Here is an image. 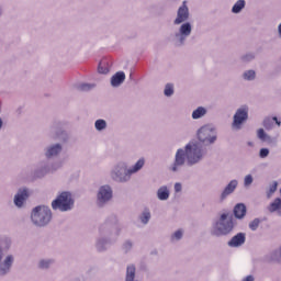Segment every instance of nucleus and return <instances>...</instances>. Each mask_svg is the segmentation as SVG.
Returning a JSON list of instances; mask_svg holds the SVG:
<instances>
[{"label":"nucleus","instance_id":"obj_33","mask_svg":"<svg viewBox=\"0 0 281 281\" xmlns=\"http://www.w3.org/2000/svg\"><path fill=\"white\" fill-rule=\"evenodd\" d=\"M251 183H254V176L247 175L244 178V188H250Z\"/></svg>","mask_w":281,"mask_h":281},{"label":"nucleus","instance_id":"obj_24","mask_svg":"<svg viewBox=\"0 0 281 281\" xmlns=\"http://www.w3.org/2000/svg\"><path fill=\"white\" fill-rule=\"evenodd\" d=\"M245 8V0H238L232 9L233 14H239V12L243 11V9Z\"/></svg>","mask_w":281,"mask_h":281},{"label":"nucleus","instance_id":"obj_17","mask_svg":"<svg viewBox=\"0 0 281 281\" xmlns=\"http://www.w3.org/2000/svg\"><path fill=\"white\" fill-rule=\"evenodd\" d=\"M124 80H126V74L119 71L111 78V85L112 87H120Z\"/></svg>","mask_w":281,"mask_h":281},{"label":"nucleus","instance_id":"obj_40","mask_svg":"<svg viewBox=\"0 0 281 281\" xmlns=\"http://www.w3.org/2000/svg\"><path fill=\"white\" fill-rule=\"evenodd\" d=\"M123 249L124 251H131V249H133V243H131V240L125 241L123 245Z\"/></svg>","mask_w":281,"mask_h":281},{"label":"nucleus","instance_id":"obj_18","mask_svg":"<svg viewBox=\"0 0 281 281\" xmlns=\"http://www.w3.org/2000/svg\"><path fill=\"white\" fill-rule=\"evenodd\" d=\"M136 274H137V268H135V265L127 266L125 281H139L137 280Z\"/></svg>","mask_w":281,"mask_h":281},{"label":"nucleus","instance_id":"obj_6","mask_svg":"<svg viewBox=\"0 0 281 281\" xmlns=\"http://www.w3.org/2000/svg\"><path fill=\"white\" fill-rule=\"evenodd\" d=\"M53 210H59V212H69L74 207V199L71 193L64 191L56 200L52 202Z\"/></svg>","mask_w":281,"mask_h":281},{"label":"nucleus","instance_id":"obj_30","mask_svg":"<svg viewBox=\"0 0 281 281\" xmlns=\"http://www.w3.org/2000/svg\"><path fill=\"white\" fill-rule=\"evenodd\" d=\"M91 89H95V85L93 83H81L78 86L79 91H91Z\"/></svg>","mask_w":281,"mask_h":281},{"label":"nucleus","instance_id":"obj_2","mask_svg":"<svg viewBox=\"0 0 281 281\" xmlns=\"http://www.w3.org/2000/svg\"><path fill=\"white\" fill-rule=\"evenodd\" d=\"M190 19V10L186 2L178 9L177 18L173 21V25H180L179 31L175 34L173 41L176 45L181 46L186 44V40L192 34V24L186 22Z\"/></svg>","mask_w":281,"mask_h":281},{"label":"nucleus","instance_id":"obj_35","mask_svg":"<svg viewBox=\"0 0 281 281\" xmlns=\"http://www.w3.org/2000/svg\"><path fill=\"white\" fill-rule=\"evenodd\" d=\"M98 71L100 74H108L109 72V67H106V61L99 63Z\"/></svg>","mask_w":281,"mask_h":281},{"label":"nucleus","instance_id":"obj_27","mask_svg":"<svg viewBox=\"0 0 281 281\" xmlns=\"http://www.w3.org/2000/svg\"><path fill=\"white\" fill-rule=\"evenodd\" d=\"M54 265V260L52 259H42L38 262L40 269H49V266Z\"/></svg>","mask_w":281,"mask_h":281},{"label":"nucleus","instance_id":"obj_47","mask_svg":"<svg viewBox=\"0 0 281 281\" xmlns=\"http://www.w3.org/2000/svg\"><path fill=\"white\" fill-rule=\"evenodd\" d=\"M278 126H280L281 125V122L280 121H277V123H276Z\"/></svg>","mask_w":281,"mask_h":281},{"label":"nucleus","instance_id":"obj_22","mask_svg":"<svg viewBox=\"0 0 281 281\" xmlns=\"http://www.w3.org/2000/svg\"><path fill=\"white\" fill-rule=\"evenodd\" d=\"M146 160H144V158L138 159L137 162L132 168H130V173L135 175V172H139V170L144 168Z\"/></svg>","mask_w":281,"mask_h":281},{"label":"nucleus","instance_id":"obj_16","mask_svg":"<svg viewBox=\"0 0 281 281\" xmlns=\"http://www.w3.org/2000/svg\"><path fill=\"white\" fill-rule=\"evenodd\" d=\"M245 233H238L237 235L233 236L232 239L228 241V247H241V245H245Z\"/></svg>","mask_w":281,"mask_h":281},{"label":"nucleus","instance_id":"obj_9","mask_svg":"<svg viewBox=\"0 0 281 281\" xmlns=\"http://www.w3.org/2000/svg\"><path fill=\"white\" fill-rule=\"evenodd\" d=\"M111 199H113V189H111V186L105 184L100 187L97 195L98 206L102 207L104 204L109 203Z\"/></svg>","mask_w":281,"mask_h":281},{"label":"nucleus","instance_id":"obj_5","mask_svg":"<svg viewBox=\"0 0 281 281\" xmlns=\"http://www.w3.org/2000/svg\"><path fill=\"white\" fill-rule=\"evenodd\" d=\"M31 221L36 227H45L52 221V210L48 206L40 205L33 209Z\"/></svg>","mask_w":281,"mask_h":281},{"label":"nucleus","instance_id":"obj_42","mask_svg":"<svg viewBox=\"0 0 281 281\" xmlns=\"http://www.w3.org/2000/svg\"><path fill=\"white\" fill-rule=\"evenodd\" d=\"M181 190H182L181 183H180V182H177V183L175 184V192H181Z\"/></svg>","mask_w":281,"mask_h":281},{"label":"nucleus","instance_id":"obj_12","mask_svg":"<svg viewBox=\"0 0 281 281\" xmlns=\"http://www.w3.org/2000/svg\"><path fill=\"white\" fill-rule=\"evenodd\" d=\"M63 153V145L54 144L46 147L45 157L46 159H52L54 157H58L59 154Z\"/></svg>","mask_w":281,"mask_h":281},{"label":"nucleus","instance_id":"obj_29","mask_svg":"<svg viewBox=\"0 0 281 281\" xmlns=\"http://www.w3.org/2000/svg\"><path fill=\"white\" fill-rule=\"evenodd\" d=\"M244 80H256V71L255 70H247L243 74Z\"/></svg>","mask_w":281,"mask_h":281},{"label":"nucleus","instance_id":"obj_48","mask_svg":"<svg viewBox=\"0 0 281 281\" xmlns=\"http://www.w3.org/2000/svg\"><path fill=\"white\" fill-rule=\"evenodd\" d=\"M1 14H2V11H1V8H0V16H1Z\"/></svg>","mask_w":281,"mask_h":281},{"label":"nucleus","instance_id":"obj_31","mask_svg":"<svg viewBox=\"0 0 281 281\" xmlns=\"http://www.w3.org/2000/svg\"><path fill=\"white\" fill-rule=\"evenodd\" d=\"M94 126L97 131H104L106 128V121L99 119L95 121Z\"/></svg>","mask_w":281,"mask_h":281},{"label":"nucleus","instance_id":"obj_11","mask_svg":"<svg viewBox=\"0 0 281 281\" xmlns=\"http://www.w3.org/2000/svg\"><path fill=\"white\" fill-rule=\"evenodd\" d=\"M30 199V191L27 188L19 189L14 195L13 203L15 207H23L24 203Z\"/></svg>","mask_w":281,"mask_h":281},{"label":"nucleus","instance_id":"obj_34","mask_svg":"<svg viewBox=\"0 0 281 281\" xmlns=\"http://www.w3.org/2000/svg\"><path fill=\"white\" fill-rule=\"evenodd\" d=\"M148 221H150V212L145 211V212H143V214L140 215V222H142L144 225H148Z\"/></svg>","mask_w":281,"mask_h":281},{"label":"nucleus","instance_id":"obj_8","mask_svg":"<svg viewBox=\"0 0 281 281\" xmlns=\"http://www.w3.org/2000/svg\"><path fill=\"white\" fill-rule=\"evenodd\" d=\"M198 139L203 146H212L217 139L216 130L212 125L202 126L198 131Z\"/></svg>","mask_w":281,"mask_h":281},{"label":"nucleus","instance_id":"obj_4","mask_svg":"<svg viewBox=\"0 0 281 281\" xmlns=\"http://www.w3.org/2000/svg\"><path fill=\"white\" fill-rule=\"evenodd\" d=\"M11 245H12V240H10V238L0 237V276H8V273H10L12 269V265H14V256L12 255H9L3 259V251H8Z\"/></svg>","mask_w":281,"mask_h":281},{"label":"nucleus","instance_id":"obj_32","mask_svg":"<svg viewBox=\"0 0 281 281\" xmlns=\"http://www.w3.org/2000/svg\"><path fill=\"white\" fill-rule=\"evenodd\" d=\"M258 227H260V218H255L249 223V229H251V232H256Z\"/></svg>","mask_w":281,"mask_h":281},{"label":"nucleus","instance_id":"obj_43","mask_svg":"<svg viewBox=\"0 0 281 281\" xmlns=\"http://www.w3.org/2000/svg\"><path fill=\"white\" fill-rule=\"evenodd\" d=\"M50 170H58V167L45 168L44 173L49 172Z\"/></svg>","mask_w":281,"mask_h":281},{"label":"nucleus","instance_id":"obj_38","mask_svg":"<svg viewBox=\"0 0 281 281\" xmlns=\"http://www.w3.org/2000/svg\"><path fill=\"white\" fill-rule=\"evenodd\" d=\"M263 126H265V128H267V131H270V128H273V121L269 117L265 119Z\"/></svg>","mask_w":281,"mask_h":281},{"label":"nucleus","instance_id":"obj_1","mask_svg":"<svg viewBox=\"0 0 281 281\" xmlns=\"http://www.w3.org/2000/svg\"><path fill=\"white\" fill-rule=\"evenodd\" d=\"M207 155V149L199 142H191L186 145L184 149H178L176 153L173 165L170 168L171 172H179L181 166H196L201 164L203 158Z\"/></svg>","mask_w":281,"mask_h":281},{"label":"nucleus","instance_id":"obj_36","mask_svg":"<svg viewBox=\"0 0 281 281\" xmlns=\"http://www.w3.org/2000/svg\"><path fill=\"white\" fill-rule=\"evenodd\" d=\"M53 131H54L55 133H57V137H58L59 139H65V137H67V134L65 133V131L58 130L57 126H53Z\"/></svg>","mask_w":281,"mask_h":281},{"label":"nucleus","instance_id":"obj_10","mask_svg":"<svg viewBox=\"0 0 281 281\" xmlns=\"http://www.w3.org/2000/svg\"><path fill=\"white\" fill-rule=\"evenodd\" d=\"M248 119H249V109H247V108H239L236 111V113L234 114L233 126L235 128H240V125L244 122H247Z\"/></svg>","mask_w":281,"mask_h":281},{"label":"nucleus","instance_id":"obj_20","mask_svg":"<svg viewBox=\"0 0 281 281\" xmlns=\"http://www.w3.org/2000/svg\"><path fill=\"white\" fill-rule=\"evenodd\" d=\"M157 198L159 201H168V199H170V190H168V187H160L157 191Z\"/></svg>","mask_w":281,"mask_h":281},{"label":"nucleus","instance_id":"obj_45","mask_svg":"<svg viewBox=\"0 0 281 281\" xmlns=\"http://www.w3.org/2000/svg\"><path fill=\"white\" fill-rule=\"evenodd\" d=\"M3 128V120L0 117V131Z\"/></svg>","mask_w":281,"mask_h":281},{"label":"nucleus","instance_id":"obj_44","mask_svg":"<svg viewBox=\"0 0 281 281\" xmlns=\"http://www.w3.org/2000/svg\"><path fill=\"white\" fill-rule=\"evenodd\" d=\"M243 281H255L254 276H247Z\"/></svg>","mask_w":281,"mask_h":281},{"label":"nucleus","instance_id":"obj_37","mask_svg":"<svg viewBox=\"0 0 281 281\" xmlns=\"http://www.w3.org/2000/svg\"><path fill=\"white\" fill-rule=\"evenodd\" d=\"M183 238V231L178 229L171 235V240H181Z\"/></svg>","mask_w":281,"mask_h":281},{"label":"nucleus","instance_id":"obj_28","mask_svg":"<svg viewBox=\"0 0 281 281\" xmlns=\"http://www.w3.org/2000/svg\"><path fill=\"white\" fill-rule=\"evenodd\" d=\"M175 93V86H172V83H167L164 90V94L167 98H170V95H173Z\"/></svg>","mask_w":281,"mask_h":281},{"label":"nucleus","instance_id":"obj_41","mask_svg":"<svg viewBox=\"0 0 281 281\" xmlns=\"http://www.w3.org/2000/svg\"><path fill=\"white\" fill-rule=\"evenodd\" d=\"M243 60H244L245 63H249V60H254V55H251V54L245 55V56L243 57Z\"/></svg>","mask_w":281,"mask_h":281},{"label":"nucleus","instance_id":"obj_25","mask_svg":"<svg viewBox=\"0 0 281 281\" xmlns=\"http://www.w3.org/2000/svg\"><path fill=\"white\" fill-rule=\"evenodd\" d=\"M277 191H278V181H273L270 184L269 190L267 191V198L271 199V196H273V194H276Z\"/></svg>","mask_w":281,"mask_h":281},{"label":"nucleus","instance_id":"obj_19","mask_svg":"<svg viewBox=\"0 0 281 281\" xmlns=\"http://www.w3.org/2000/svg\"><path fill=\"white\" fill-rule=\"evenodd\" d=\"M267 210L268 212H270V214H273L274 212H277L278 216H280L281 199L280 198L274 199V201L271 202L269 206H267Z\"/></svg>","mask_w":281,"mask_h":281},{"label":"nucleus","instance_id":"obj_7","mask_svg":"<svg viewBox=\"0 0 281 281\" xmlns=\"http://www.w3.org/2000/svg\"><path fill=\"white\" fill-rule=\"evenodd\" d=\"M131 170L126 162H119L111 171V179L117 183H126L131 181Z\"/></svg>","mask_w":281,"mask_h":281},{"label":"nucleus","instance_id":"obj_39","mask_svg":"<svg viewBox=\"0 0 281 281\" xmlns=\"http://www.w3.org/2000/svg\"><path fill=\"white\" fill-rule=\"evenodd\" d=\"M259 157L261 159H267V157H269V148H261L259 150Z\"/></svg>","mask_w":281,"mask_h":281},{"label":"nucleus","instance_id":"obj_13","mask_svg":"<svg viewBox=\"0 0 281 281\" xmlns=\"http://www.w3.org/2000/svg\"><path fill=\"white\" fill-rule=\"evenodd\" d=\"M236 188H238V180H232L223 190L221 194V201H225L229 194H234Z\"/></svg>","mask_w":281,"mask_h":281},{"label":"nucleus","instance_id":"obj_14","mask_svg":"<svg viewBox=\"0 0 281 281\" xmlns=\"http://www.w3.org/2000/svg\"><path fill=\"white\" fill-rule=\"evenodd\" d=\"M233 214L238 221H243L247 216V206L244 203H238L234 206Z\"/></svg>","mask_w":281,"mask_h":281},{"label":"nucleus","instance_id":"obj_46","mask_svg":"<svg viewBox=\"0 0 281 281\" xmlns=\"http://www.w3.org/2000/svg\"><path fill=\"white\" fill-rule=\"evenodd\" d=\"M277 121H278V116H273L272 122H277Z\"/></svg>","mask_w":281,"mask_h":281},{"label":"nucleus","instance_id":"obj_21","mask_svg":"<svg viewBox=\"0 0 281 281\" xmlns=\"http://www.w3.org/2000/svg\"><path fill=\"white\" fill-rule=\"evenodd\" d=\"M207 115V109L203 106H199L192 112L193 120H201V117H205Z\"/></svg>","mask_w":281,"mask_h":281},{"label":"nucleus","instance_id":"obj_23","mask_svg":"<svg viewBox=\"0 0 281 281\" xmlns=\"http://www.w3.org/2000/svg\"><path fill=\"white\" fill-rule=\"evenodd\" d=\"M109 245V240L104 239V238H99L97 240V251H106V246Z\"/></svg>","mask_w":281,"mask_h":281},{"label":"nucleus","instance_id":"obj_26","mask_svg":"<svg viewBox=\"0 0 281 281\" xmlns=\"http://www.w3.org/2000/svg\"><path fill=\"white\" fill-rule=\"evenodd\" d=\"M257 136L259 139H261V142H271V136L267 135L263 128L258 130Z\"/></svg>","mask_w":281,"mask_h":281},{"label":"nucleus","instance_id":"obj_3","mask_svg":"<svg viewBox=\"0 0 281 281\" xmlns=\"http://www.w3.org/2000/svg\"><path fill=\"white\" fill-rule=\"evenodd\" d=\"M234 227H236V224L234 223V216L229 213H223L218 221L213 225L211 234L217 238L221 236H228V234L234 232Z\"/></svg>","mask_w":281,"mask_h":281},{"label":"nucleus","instance_id":"obj_15","mask_svg":"<svg viewBox=\"0 0 281 281\" xmlns=\"http://www.w3.org/2000/svg\"><path fill=\"white\" fill-rule=\"evenodd\" d=\"M115 225H117V217L115 215H112L110 217V221H108L105 224H103L100 228V234L102 236H106L108 232H111V229H113V227H115Z\"/></svg>","mask_w":281,"mask_h":281}]
</instances>
